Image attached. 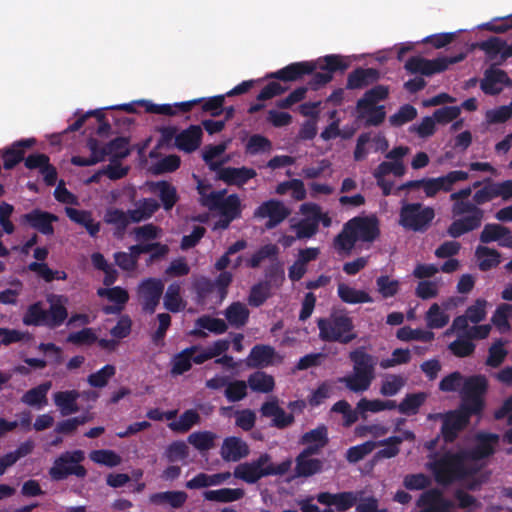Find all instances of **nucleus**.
I'll use <instances>...</instances> for the list:
<instances>
[{
	"instance_id": "obj_4",
	"label": "nucleus",
	"mask_w": 512,
	"mask_h": 512,
	"mask_svg": "<svg viewBox=\"0 0 512 512\" xmlns=\"http://www.w3.org/2000/svg\"><path fill=\"white\" fill-rule=\"evenodd\" d=\"M466 461L468 459L463 450L445 453L431 465L436 482L449 485L457 479L475 475L480 468L466 465Z\"/></svg>"
},
{
	"instance_id": "obj_54",
	"label": "nucleus",
	"mask_w": 512,
	"mask_h": 512,
	"mask_svg": "<svg viewBox=\"0 0 512 512\" xmlns=\"http://www.w3.org/2000/svg\"><path fill=\"white\" fill-rule=\"evenodd\" d=\"M116 373V368L114 365L106 364L100 370L91 373L88 376V383L91 387L94 388H103L105 387L109 379L112 378Z\"/></svg>"
},
{
	"instance_id": "obj_55",
	"label": "nucleus",
	"mask_w": 512,
	"mask_h": 512,
	"mask_svg": "<svg viewBox=\"0 0 512 512\" xmlns=\"http://www.w3.org/2000/svg\"><path fill=\"white\" fill-rule=\"evenodd\" d=\"M271 296V288L262 281L254 284L248 296V303L252 307H260Z\"/></svg>"
},
{
	"instance_id": "obj_39",
	"label": "nucleus",
	"mask_w": 512,
	"mask_h": 512,
	"mask_svg": "<svg viewBox=\"0 0 512 512\" xmlns=\"http://www.w3.org/2000/svg\"><path fill=\"white\" fill-rule=\"evenodd\" d=\"M475 256L479 260V269L484 272L498 266L501 262L500 252L487 246H478Z\"/></svg>"
},
{
	"instance_id": "obj_2",
	"label": "nucleus",
	"mask_w": 512,
	"mask_h": 512,
	"mask_svg": "<svg viewBox=\"0 0 512 512\" xmlns=\"http://www.w3.org/2000/svg\"><path fill=\"white\" fill-rule=\"evenodd\" d=\"M349 359L352 373L338 378V382L354 393L367 391L376 377L378 358L369 354L365 347H358L349 352Z\"/></svg>"
},
{
	"instance_id": "obj_18",
	"label": "nucleus",
	"mask_w": 512,
	"mask_h": 512,
	"mask_svg": "<svg viewBox=\"0 0 512 512\" xmlns=\"http://www.w3.org/2000/svg\"><path fill=\"white\" fill-rule=\"evenodd\" d=\"M20 221L22 224L29 225L43 235H52L54 233L53 223L58 221V217L50 212L35 208L23 214Z\"/></svg>"
},
{
	"instance_id": "obj_31",
	"label": "nucleus",
	"mask_w": 512,
	"mask_h": 512,
	"mask_svg": "<svg viewBox=\"0 0 512 512\" xmlns=\"http://www.w3.org/2000/svg\"><path fill=\"white\" fill-rule=\"evenodd\" d=\"M77 390L59 391L54 394V403L60 409L63 416L78 412L77 400L79 398Z\"/></svg>"
},
{
	"instance_id": "obj_59",
	"label": "nucleus",
	"mask_w": 512,
	"mask_h": 512,
	"mask_svg": "<svg viewBox=\"0 0 512 512\" xmlns=\"http://www.w3.org/2000/svg\"><path fill=\"white\" fill-rule=\"evenodd\" d=\"M357 239L351 229H347V222L344 224L342 231L334 239V247L338 252H350Z\"/></svg>"
},
{
	"instance_id": "obj_20",
	"label": "nucleus",
	"mask_w": 512,
	"mask_h": 512,
	"mask_svg": "<svg viewBox=\"0 0 512 512\" xmlns=\"http://www.w3.org/2000/svg\"><path fill=\"white\" fill-rule=\"evenodd\" d=\"M479 240L483 244L498 242L499 246L512 249L511 230L501 224H486L479 235Z\"/></svg>"
},
{
	"instance_id": "obj_27",
	"label": "nucleus",
	"mask_w": 512,
	"mask_h": 512,
	"mask_svg": "<svg viewBox=\"0 0 512 512\" xmlns=\"http://www.w3.org/2000/svg\"><path fill=\"white\" fill-rule=\"evenodd\" d=\"M257 173L253 168L248 167H226L225 170H222L220 175V180L226 183L227 185H235V186H243L250 179L256 177Z\"/></svg>"
},
{
	"instance_id": "obj_62",
	"label": "nucleus",
	"mask_w": 512,
	"mask_h": 512,
	"mask_svg": "<svg viewBox=\"0 0 512 512\" xmlns=\"http://www.w3.org/2000/svg\"><path fill=\"white\" fill-rule=\"evenodd\" d=\"M417 117V110L411 104L402 105L399 110L389 117V122L394 127H400Z\"/></svg>"
},
{
	"instance_id": "obj_15",
	"label": "nucleus",
	"mask_w": 512,
	"mask_h": 512,
	"mask_svg": "<svg viewBox=\"0 0 512 512\" xmlns=\"http://www.w3.org/2000/svg\"><path fill=\"white\" fill-rule=\"evenodd\" d=\"M290 215V210L279 200L270 199L263 202L254 211L256 218H268L267 229H273Z\"/></svg>"
},
{
	"instance_id": "obj_17",
	"label": "nucleus",
	"mask_w": 512,
	"mask_h": 512,
	"mask_svg": "<svg viewBox=\"0 0 512 512\" xmlns=\"http://www.w3.org/2000/svg\"><path fill=\"white\" fill-rule=\"evenodd\" d=\"M316 69L317 64L311 61L294 62L267 74L266 78L277 79L283 82L299 81L305 75L312 74Z\"/></svg>"
},
{
	"instance_id": "obj_13",
	"label": "nucleus",
	"mask_w": 512,
	"mask_h": 512,
	"mask_svg": "<svg viewBox=\"0 0 512 512\" xmlns=\"http://www.w3.org/2000/svg\"><path fill=\"white\" fill-rule=\"evenodd\" d=\"M164 292V283L158 278L144 279L138 286L139 301L144 312L153 314Z\"/></svg>"
},
{
	"instance_id": "obj_5",
	"label": "nucleus",
	"mask_w": 512,
	"mask_h": 512,
	"mask_svg": "<svg viewBox=\"0 0 512 512\" xmlns=\"http://www.w3.org/2000/svg\"><path fill=\"white\" fill-rule=\"evenodd\" d=\"M291 467V461L285 460L280 464L271 463V456L268 453L261 454L251 462L239 464L234 469V476L248 484H255L261 478L272 475H284Z\"/></svg>"
},
{
	"instance_id": "obj_25",
	"label": "nucleus",
	"mask_w": 512,
	"mask_h": 512,
	"mask_svg": "<svg viewBox=\"0 0 512 512\" xmlns=\"http://www.w3.org/2000/svg\"><path fill=\"white\" fill-rule=\"evenodd\" d=\"M203 132L199 125H190L175 137V146L186 153L197 150L202 141Z\"/></svg>"
},
{
	"instance_id": "obj_48",
	"label": "nucleus",
	"mask_w": 512,
	"mask_h": 512,
	"mask_svg": "<svg viewBox=\"0 0 512 512\" xmlns=\"http://www.w3.org/2000/svg\"><path fill=\"white\" fill-rule=\"evenodd\" d=\"M216 434L211 431H197L188 436V442L198 451H208L215 445Z\"/></svg>"
},
{
	"instance_id": "obj_33",
	"label": "nucleus",
	"mask_w": 512,
	"mask_h": 512,
	"mask_svg": "<svg viewBox=\"0 0 512 512\" xmlns=\"http://www.w3.org/2000/svg\"><path fill=\"white\" fill-rule=\"evenodd\" d=\"M160 208V203L154 198H143L136 203V208L129 210L132 222L139 223L150 219Z\"/></svg>"
},
{
	"instance_id": "obj_51",
	"label": "nucleus",
	"mask_w": 512,
	"mask_h": 512,
	"mask_svg": "<svg viewBox=\"0 0 512 512\" xmlns=\"http://www.w3.org/2000/svg\"><path fill=\"white\" fill-rule=\"evenodd\" d=\"M89 458L96 464L110 468L120 465L122 461L121 457L115 451L109 449L93 450L90 452Z\"/></svg>"
},
{
	"instance_id": "obj_49",
	"label": "nucleus",
	"mask_w": 512,
	"mask_h": 512,
	"mask_svg": "<svg viewBox=\"0 0 512 512\" xmlns=\"http://www.w3.org/2000/svg\"><path fill=\"white\" fill-rule=\"evenodd\" d=\"M505 46V41L499 37H490L485 41L476 42L472 45L473 48H478L485 52L489 60H494L498 55H502V50Z\"/></svg>"
},
{
	"instance_id": "obj_42",
	"label": "nucleus",
	"mask_w": 512,
	"mask_h": 512,
	"mask_svg": "<svg viewBox=\"0 0 512 512\" xmlns=\"http://www.w3.org/2000/svg\"><path fill=\"white\" fill-rule=\"evenodd\" d=\"M130 138L126 136H119L106 144L107 156H111V161L124 159L130 155Z\"/></svg>"
},
{
	"instance_id": "obj_37",
	"label": "nucleus",
	"mask_w": 512,
	"mask_h": 512,
	"mask_svg": "<svg viewBox=\"0 0 512 512\" xmlns=\"http://www.w3.org/2000/svg\"><path fill=\"white\" fill-rule=\"evenodd\" d=\"M104 222L115 227V234L123 235L132 219L129 210L124 212L118 208H108L104 215Z\"/></svg>"
},
{
	"instance_id": "obj_29",
	"label": "nucleus",
	"mask_w": 512,
	"mask_h": 512,
	"mask_svg": "<svg viewBox=\"0 0 512 512\" xmlns=\"http://www.w3.org/2000/svg\"><path fill=\"white\" fill-rule=\"evenodd\" d=\"M66 215L71 221L83 226L91 237H96L98 235L100 231V223L94 221L91 212L67 207Z\"/></svg>"
},
{
	"instance_id": "obj_14",
	"label": "nucleus",
	"mask_w": 512,
	"mask_h": 512,
	"mask_svg": "<svg viewBox=\"0 0 512 512\" xmlns=\"http://www.w3.org/2000/svg\"><path fill=\"white\" fill-rule=\"evenodd\" d=\"M475 445L468 450H463L470 461H480L493 456L500 436L496 433L479 432L475 436Z\"/></svg>"
},
{
	"instance_id": "obj_7",
	"label": "nucleus",
	"mask_w": 512,
	"mask_h": 512,
	"mask_svg": "<svg viewBox=\"0 0 512 512\" xmlns=\"http://www.w3.org/2000/svg\"><path fill=\"white\" fill-rule=\"evenodd\" d=\"M435 211L422 203H403L399 211V225L407 231L424 233L433 219Z\"/></svg>"
},
{
	"instance_id": "obj_28",
	"label": "nucleus",
	"mask_w": 512,
	"mask_h": 512,
	"mask_svg": "<svg viewBox=\"0 0 512 512\" xmlns=\"http://www.w3.org/2000/svg\"><path fill=\"white\" fill-rule=\"evenodd\" d=\"M275 356V349L269 345H255L247 358V364L253 368H263L270 365Z\"/></svg>"
},
{
	"instance_id": "obj_56",
	"label": "nucleus",
	"mask_w": 512,
	"mask_h": 512,
	"mask_svg": "<svg viewBox=\"0 0 512 512\" xmlns=\"http://www.w3.org/2000/svg\"><path fill=\"white\" fill-rule=\"evenodd\" d=\"M376 286L378 293L384 299L394 297L400 290V282L390 278L388 275L377 277Z\"/></svg>"
},
{
	"instance_id": "obj_34",
	"label": "nucleus",
	"mask_w": 512,
	"mask_h": 512,
	"mask_svg": "<svg viewBox=\"0 0 512 512\" xmlns=\"http://www.w3.org/2000/svg\"><path fill=\"white\" fill-rule=\"evenodd\" d=\"M337 294L342 302L347 304L372 303L373 298L364 290H357L345 283H339Z\"/></svg>"
},
{
	"instance_id": "obj_50",
	"label": "nucleus",
	"mask_w": 512,
	"mask_h": 512,
	"mask_svg": "<svg viewBox=\"0 0 512 512\" xmlns=\"http://www.w3.org/2000/svg\"><path fill=\"white\" fill-rule=\"evenodd\" d=\"M376 443L377 446H385L375 453L374 458L376 460L390 459L397 456L400 452L399 446L401 444V439L397 436H391Z\"/></svg>"
},
{
	"instance_id": "obj_16",
	"label": "nucleus",
	"mask_w": 512,
	"mask_h": 512,
	"mask_svg": "<svg viewBox=\"0 0 512 512\" xmlns=\"http://www.w3.org/2000/svg\"><path fill=\"white\" fill-rule=\"evenodd\" d=\"M347 229H351L357 241L372 242L380 234L379 223L376 217H354L347 221Z\"/></svg>"
},
{
	"instance_id": "obj_30",
	"label": "nucleus",
	"mask_w": 512,
	"mask_h": 512,
	"mask_svg": "<svg viewBox=\"0 0 512 512\" xmlns=\"http://www.w3.org/2000/svg\"><path fill=\"white\" fill-rule=\"evenodd\" d=\"M198 349V346L193 345L175 354L171 360V375L178 376L188 372L192 368V356Z\"/></svg>"
},
{
	"instance_id": "obj_60",
	"label": "nucleus",
	"mask_w": 512,
	"mask_h": 512,
	"mask_svg": "<svg viewBox=\"0 0 512 512\" xmlns=\"http://www.w3.org/2000/svg\"><path fill=\"white\" fill-rule=\"evenodd\" d=\"M279 252L275 244H266L260 247L250 259L247 260L246 265L250 268H258L260 264L268 258H275Z\"/></svg>"
},
{
	"instance_id": "obj_11",
	"label": "nucleus",
	"mask_w": 512,
	"mask_h": 512,
	"mask_svg": "<svg viewBox=\"0 0 512 512\" xmlns=\"http://www.w3.org/2000/svg\"><path fill=\"white\" fill-rule=\"evenodd\" d=\"M227 190L210 191L204 207L210 211H218L220 216L239 219L242 215L241 200L237 194L226 196Z\"/></svg>"
},
{
	"instance_id": "obj_57",
	"label": "nucleus",
	"mask_w": 512,
	"mask_h": 512,
	"mask_svg": "<svg viewBox=\"0 0 512 512\" xmlns=\"http://www.w3.org/2000/svg\"><path fill=\"white\" fill-rule=\"evenodd\" d=\"M406 173V168L403 161H383L381 162L373 172L374 177H386L389 174H393L396 177H402Z\"/></svg>"
},
{
	"instance_id": "obj_52",
	"label": "nucleus",
	"mask_w": 512,
	"mask_h": 512,
	"mask_svg": "<svg viewBox=\"0 0 512 512\" xmlns=\"http://www.w3.org/2000/svg\"><path fill=\"white\" fill-rule=\"evenodd\" d=\"M497 198L495 182L491 178L484 179V185L473 194V203L477 207Z\"/></svg>"
},
{
	"instance_id": "obj_45",
	"label": "nucleus",
	"mask_w": 512,
	"mask_h": 512,
	"mask_svg": "<svg viewBox=\"0 0 512 512\" xmlns=\"http://www.w3.org/2000/svg\"><path fill=\"white\" fill-rule=\"evenodd\" d=\"M389 95V89L385 85H376L367 90L363 97L357 101V110L362 107L374 106L377 102L385 100Z\"/></svg>"
},
{
	"instance_id": "obj_63",
	"label": "nucleus",
	"mask_w": 512,
	"mask_h": 512,
	"mask_svg": "<svg viewBox=\"0 0 512 512\" xmlns=\"http://www.w3.org/2000/svg\"><path fill=\"white\" fill-rule=\"evenodd\" d=\"M66 341L76 346H90L96 343L97 335L92 328L85 327L80 331L70 333Z\"/></svg>"
},
{
	"instance_id": "obj_41",
	"label": "nucleus",
	"mask_w": 512,
	"mask_h": 512,
	"mask_svg": "<svg viewBox=\"0 0 512 512\" xmlns=\"http://www.w3.org/2000/svg\"><path fill=\"white\" fill-rule=\"evenodd\" d=\"M349 66L350 61L347 57L339 54H329L319 59L318 67L333 76L336 72H345Z\"/></svg>"
},
{
	"instance_id": "obj_61",
	"label": "nucleus",
	"mask_w": 512,
	"mask_h": 512,
	"mask_svg": "<svg viewBox=\"0 0 512 512\" xmlns=\"http://www.w3.org/2000/svg\"><path fill=\"white\" fill-rule=\"evenodd\" d=\"M196 326L206 329L214 334H223L227 331L228 325L223 319L203 315L196 320Z\"/></svg>"
},
{
	"instance_id": "obj_10",
	"label": "nucleus",
	"mask_w": 512,
	"mask_h": 512,
	"mask_svg": "<svg viewBox=\"0 0 512 512\" xmlns=\"http://www.w3.org/2000/svg\"><path fill=\"white\" fill-rule=\"evenodd\" d=\"M466 53H459L455 56H444L436 59H425L420 56L410 57L404 68L411 74H421L424 76H432L445 71L449 65L463 61Z\"/></svg>"
},
{
	"instance_id": "obj_23",
	"label": "nucleus",
	"mask_w": 512,
	"mask_h": 512,
	"mask_svg": "<svg viewBox=\"0 0 512 512\" xmlns=\"http://www.w3.org/2000/svg\"><path fill=\"white\" fill-rule=\"evenodd\" d=\"M36 144L35 138H26L14 142L2 152L3 167L6 170L13 169L18 163L24 160L25 149Z\"/></svg>"
},
{
	"instance_id": "obj_53",
	"label": "nucleus",
	"mask_w": 512,
	"mask_h": 512,
	"mask_svg": "<svg viewBox=\"0 0 512 512\" xmlns=\"http://www.w3.org/2000/svg\"><path fill=\"white\" fill-rule=\"evenodd\" d=\"M358 111L360 117L365 118L366 126H379L386 117L385 107L383 105L362 107V110Z\"/></svg>"
},
{
	"instance_id": "obj_26",
	"label": "nucleus",
	"mask_w": 512,
	"mask_h": 512,
	"mask_svg": "<svg viewBox=\"0 0 512 512\" xmlns=\"http://www.w3.org/2000/svg\"><path fill=\"white\" fill-rule=\"evenodd\" d=\"M150 190L154 193H158V197L161 201L160 206L162 205L165 211L172 210L179 200L176 187L168 181L152 182L150 184Z\"/></svg>"
},
{
	"instance_id": "obj_64",
	"label": "nucleus",
	"mask_w": 512,
	"mask_h": 512,
	"mask_svg": "<svg viewBox=\"0 0 512 512\" xmlns=\"http://www.w3.org/2000/svg\"><path fill=\"white\" fill-rule=\"evenodd\" d=\"M449 350L453 355L464 358L470 356L475 350V344L468 338L467 335L464 337H458L456 340L449 344Z\"/></svg>"
},
{
	"instance_id": "obj_36",
	"label": "nucleus",
	"mask_w": 512,
	"mask_h": 512,
	"mask_svg": "<svg viewBox=\"0 0 512 512\" xmlns=\"http://www.w3.org/2000/svg\"><path fill=\"white\" fill-rule=\"evenodd\" d=\"M52 387L51 381H45L38 386L26 391L21 397V402L28 406L42 407L47 404V393Z\"/></svg>"
},
{
	"instance_id": "obj_3",
	"label": "nucleus",
	"mask_w": 512,
	"mask_h": 512,
	"mask_svg": "<svg viewBox=\"0 0 512 512\" xmlns=\"http://www.w3.org/2000/svg\"><path fill=\"white\" fill-rule=\"evenodd\" d=\"M47 301L50 304L48 309L43 308L41 301L28 306L22 319L24 325L45 326L49 329H56L64 324L68 318L67 297L51 294L47 297Z\"/></svg>"
},
{
	"instance_id": "obj_9",
	"label": "nucleus",
	"mask_w": 512,
	"mask_h": 512,
	"mask_svg": "<svg viewBox=\"0 0 512 512\" xmlns=\"http://www.w3.org/2000/svg\"><path fill=\"white\" fill-rule=\"evenodd\" d=\"M84 459L85 454L82 450L66 451L54 460L49 475L55 481L67 479L71 475L84 478L87 470L80 464Z\"/></svg>"
},
{
	"instance_id": "obj_22",
	"label": "nucleus",
	"mask_w": 512,
	"mask_h": 512,
	"mask_svg": "<svg viewBox=\"0 0 512 512\" xmlns=\"http://www.w3.org/2000/svg\"><path fill=\"white\" fill-rule=\"evenodd\" d=\"M250 453L248 444L240 437L230 436L224 439L220 455L224 461L237 462Z\"/></svg>"
},
{
	"instance_id": "obj_46",
	"label": "nucleus",
	"mask_w": 512,
	"mask_h": 512,
	"mask_svg": "<svg viewBox=\"0 0 512 512\" xmlns=\"http://www.w3.org/2000/svg\"><path fill=\"white\" fill-rule=\"evenodd\" d=\"M426 394L423 392L410 393L399 403L398 411L404 415H415L418 413L419 408L424 404Z\"/></svg>"
},
{
	"instance_id": "obj_40",
	"label": "nucleus",
	"mask_w": 512,
	"mask_h": 512,
	"mask_svg": "<svg viewBox=\"0 0 512 512\" xmlns=\"http://www.w3.org/2000/svg\"><path fill=\"white\" fill-rule=\"evenodd\" d=\"M180 292V284L174 282L168 286L164 294L163 304L164 308L169 312L178 313L185 308L186 303L182 299Z\"/></svg>"
},
{
	"instance_id": "obj_44",
	"label": "nucleus",
	"mask_w": 512,
	"mask_h": 512,
	"mask_svg": "<svg viewBox=\"0 0 512 512\" xmlns=\"http://www.w3.org/2000/svg\"><path fill=\"white\" fill-rule=\"evenodd\" d=\"M201 417L199 413L194 409L184 411L178 421L169 423V428L172 431L185 433L188 432L194 425L199 424Z\"/></svg>"
},
{
	"instance_id": "obj_43",
	"label": "nucleus",
	"mask_w": 512,
	"mask_h": 512,
	"mask_svg": "<svg viewBox=\"0 0 512 512\" xmlns=\"http://www.w3.org/2000/svg\"><path fill=\"white\" fill-rule=\"evenodd\" d=\"M247 385L252 391L269 393L275 387L274 378L262 371H256L249 375Z\"/></svg>"
},
{
	"instance_id": "obj_12",
	"label": "nucleus",
	"mask_w": 512,
	"mask_h": 512,
	"mask_svg": "<svg viewBox=\"0 0 512 512\" xmlns=\"http://www.w3.org/2000/svg\"><path fill=\"white\" fill-rule=\"evenodd\" d=\"M474 415V413L463 409L461 405L456 410L446 412L445 420L441 427V435L445 443L454 442L458 434L467 427L470 418Z\"/></svg>"
},
{
	"instance_id": "obj_32",
	"label": "nucleus",
	"mask_w": 512,
	"mask_h": 512,
	"mask_svg": "<svg viewBox=\"0 0 512 512\" xmlns=\"http://www.w3.org/2000/svg\"><path fill=\"white\" fill-rule=\"evenodd\" d=\"M188 495L184 491H165L153 493L149 501L154 505L168 504L171 508L179 509L187 501Z\"/></svg>"
},
{
	"instance_id": "obj_19",
	"label": "nucleus",
	"mask_w": 512,
	"mask_h": 512,
	"mask_svg": "<svg viewBox=\"0 0 512 512\" xmlns=\"http://www.w3.org/2000/svg\"><path fill=\"white\" fill-rule=\"evenodd\" d=\"M419 512H448L452 502L444 498L441 490L432 488L424 491L416 501Z\"/></svg>"
},
{
	"instance_id": "obj_24",
	"label": "nucleus",
	"mask_w": 512,
	"mask_h": 512,
	"mask_svg": "<svg viewBox=\"0 0 512 512\" xmlns=\"http://www.w3.org/2000/svg\"><path fill=\"white\" fill-rule=\"evenodd\" d=\"M380 79V72L375 68L358 67L348 74L346 89H363Z\"/></svg>"
},
{
	"instance_id": "obj_8",
	"label": "nucleus",
	"mask_w": 512,
	"mask_h": 512,
	"mask_svg": "<svg viewBox=\"0 0 512 512\" xmlns=\"http://www.w3.org/2000/svg\"><path fill=\"white\" fill-rule=\"evenodd\" d=\"M488 389V381L484 375H473L466 378L461 390V406L475 415H481L485 407L484 395Z\"/></svg>"
},
{
	"instance_id": "obj_6",
	"label": "nucleus",
	"mask_w": 512,
	"mask_h": 512,
	"mask_svg": "<svg viewBox=\"0 0 512 512\" xmlns=\"http://www.w3.org/2000/svg\"><path fill=\"white\" fill-rule=\"evenodd\" d=\"M319 337L325 342L348 344L357 338L351 317L346 314L332 313L328 318L317 320Z\"/></svg>"
},
{
	"instance_id": "obj_21",
	"label": "nucleus",
	"mask_w": 512,
	"mask_h": 512,
	"mask_svg": "<svg viewBox=\"0 0 512 512\" xmlns=\"http://www.w3.org/2000/svg\"><path fill=\"white\" fill-rule=\"evenodd\" d=\"M498 84L512 87V80L504 70L494 67L487 69L480 84L481 90L487 95L499 94L503 88L497 86Z\"/></svg>"
},
{
	"instance_id": "obj_58",
	"label": "nucleus",
	"mask_w": 512,
	"mask_h": 512,
	"mask_svg": "<svg viewBox=\"0 0 512 512\" xmlns=\"http://www.w3.org/2000/svg\"><path fill=\"white\" fill-rule=\"evenodd\" d=\"M426 322L429 328L440 329L448 324L449 316L441 310L437 303H434L426 313Z\"/></svg>"
},
{
	"instance_id": "obj_35",
	"label": "nucleus",
	"mask_w": 512,
	"mask_h": 512,
	"mask_svg": "<svg viewBox=\"0 0 512 512\" xmlns=\"http://www.w3.org/2000/svg\"><path fill=\"white\" fill-rule=\"evenodd\" d=\"M224 315L232 327L239 329L247 324L250 311L245 304L238 301L230 304L225 309Z\"/></svg>"
},
{
	"instance_id": "obj_47",
	"label": "nucleus",
	"mask_w": 512,
	"mask_h": 512,
	"mask_svg": "<svg viewBox=\"0 0 512 512\" xmlns=\"http://www.w3.org/2000/svg\"><path fill=\"white\" fill-rule=\"evenodd\" d=\"M322 470V461L316 458H308L298 455L296 458L295 471L298 476H312Z\"/></svg>"
},
{
	"instance_id": "obj_38",
	"label": "nucleus",
	"mask_w": 512,
	"mask_h": 512,
	"mask_svg": "<svg viewBox=\"0 0 512 512\" xmlns=\"http://www.w3.org/2000/svg\"><path fill=\"white\" fill-rule=\"evenodd\" d=\"M245 492L241 488H221L218 490H206L203 497L207 501L230 503L242 499Z\"/></svg>"
},
{
	"instance_id": "obj_1",
	"label": "nucleus",
	"mask_w": 512,
	"mask_h": 512,
	"mask_svg": "<svg viewBox=\"0 0 512 512\" xmlns=\"http://www.w3.org/2000/svg\"><path fill=\"white\" fill-rule=\"evenodd\" d=\"M472 191L469 186L450 194L452 201L451 214L454 220L447 227V235L451 238H459L464 234L479 229L485 218V211L469 200Z\"/></svg>"
}]
</instances>
